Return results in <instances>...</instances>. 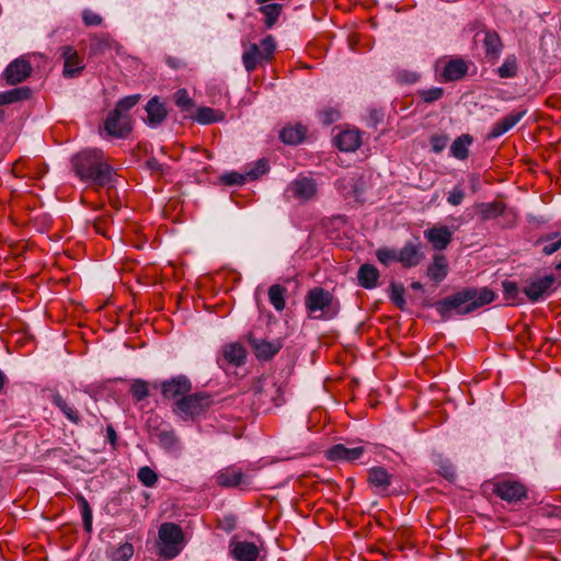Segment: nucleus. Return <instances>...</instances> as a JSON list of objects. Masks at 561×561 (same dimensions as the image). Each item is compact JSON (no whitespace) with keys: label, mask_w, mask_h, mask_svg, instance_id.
<instances>
[{"label":"nucleus","mask_w":561,"mask_h":561,"mask_svg":"<svg viewBox=\"0 0 561 561\" xmlns=\"http://www.w3.org/2000/svg\"><path fill=\"white\" fill-rule=\"evenodd\" d=\"M31 89L27 87L15 88L9 91L0 92V106L9 105L22 100L28 99ZM4 111L0 108V118H3Z\"/></svg>","instance_id":"24"},{"label":"nucleus","mask_w":561,"mask_h":561,"mask_svg":"<svg viewBox=\"0 0 561 561\" xmlns=\"http://www.w3.org/2000/svg\"><path fill=\"white\" fill-rule=\"evenodd\" d=\"M250 344L259 359H270L276 355L282 348L280 341H265L259 339H251Z\"/></svg>","instance_id":"21"},{"label":"nucleus","mask_w":561,"mask_h":561,"mask_svg":"<svg viewBox=\"0 0 561 561\" xmlns=\"http://www.w3.org/2000/svg\"><path fill=\"white\" fill-rule=\"evenodd\" d=\"M486 55L496 57L502 48L500 36L495 32H486L483 38Z\"/></svg>","instance_id":"36"},{"label":"nucleus","mask_w":561,"mask_h":561,"mask_svg":"<svg viewBox=\"0 0 561 561\" xmlns=\"http://www.w3.org/2000/svg\"><path fill=\"white\" fill-rule=\"evenodd\" d=\"M33 69V65L31 62V56H21L16 59H14L13 61H11L5 70H10V71H13V70H32Z\"/></svg>","instance_id":"48"},{"label":"nucleus","mask_w":561,"mask_h":561,"mask_svg":"<svg viewBox=\"0 0 561 561\" xmlns=\"http://www.w3.org/2000/svg\"><path fill=\"white\" fill-rule=\"evenodd\" d=\"M377 259L380 263L388 265L392 262H398V251L388 249V248H381L376 253Z\"/></svg>","instance_id":"50"},{"label":"nucleus","mask_w":561,"mask_h":561,"mask_svg":"<svg viewBox=\"0 0 561 561\" xmlns=\"http://www.w3.org/2000/svg\"><path fill=\"white\" fill-rule=\"evenodd\" d=\"M174 102L176 106H179L183 111H188L193 106L192 99L188 95V92L185 89H180L174 94Z\"/></svg>","instance_id":"47"},{"label":"nucleus","mask_w":561,"mask_h":561,"mask_svg":"<svg viewBox=\"0 0 561 561\" xmlns=\"http://www.w3.org/2000/svg\"><path fill=\"white\" fill-rule=\"evenodd\" d=\"M306 135V128L301 125L284 127L279 137L284 144L297 145L302 141Z\"/></svg>","instance_id":"30"},{"label":"nucleus","mask_w":561,"mask_h":561,"mask_svg":"<svg viewBox=\"0 0 561 561\" xmlns=\"http://www.w3.org/2000/svg\"><path fill=\"white\" fill-rule=\"evenodd\" d=\"M158 442L159 445L168 451L180 449V440L173 430L160 431L158 434Z\"/></svg>","instance_id":"35"},{"label":"nucleus","mask_w":561,"mask_h":561,"mask_svg":"<svg viewBox=\"0 0 561 561\" xmlns=\"http://www.w3.org/2000/svg\"><path fill=\"white\" fill-rule=\"evenodd\" d=\"M216 482L224 488H236L249 483L242 471L234 467H228L218 471Z\"/></svg>","instance_id":"18"},{"label":"nucleus","mask_w":561,"mask_h":561,"mask_svg":"<svg viewBox=\"0 0 561 561\" xmlns=\"http://www.w3.org/2000/svg\"><path fill=\"white\" fill-rule=\"evenodd\" d=\"M148 167L151 169V170H154V171H161L162 169V165L156 160V159H151L148 161Z\"/></svg>","instance_id":"63"},{"label":"nucleus","mask_w":561,"mask_h":561,"mask_svg":"<svg viewBox=\"0 0 561 561\" xmlns=\"http://www.w3.org/2000/svg\"><path fill=\"white\" fill-rule=\"evenodd\" d=\"M317 192L316 183L311 179L302 178L291 182L286 194L288 197H295L300 201H308L314 196Z\"/></svg>","instance_id":"13"},{"label":"nucleus","mask_w":561,"mask_h":561,"mask_svg":"<svg viewBox=\"0 0 561 561\" xmlns=\"http://www.w3.org/2000/svg\"><path fill=\"white\" fill-rule=\"evenodd\" d=\"M61 58L64 59V70H82L78 51L73 47H61Z\"/></svg>","instance_id":"32"},{"label":"nucleus","mask_w":561,"mask_h":561,"mask_svg":"<svg viewBox=\"0 0 561 561\" xmlns=\"http://www.w3.org/2000/svg\"><path fill=\"white\" fill-rule=\"evenodd\" d=\"M477 208L482 221L492 220L500 216H510L513 221L516 219V214L513 211L506 213V206L501 202L480 203Z\"/></svg>","instance_id":"15"},{"label":"nucleus","mask_w":561,"mask_h":561,"mask_svg":"<svg viewBox=\"0 0 561 561\" xmlns=\"http://www.w3.org/2000/svg\"><path fill=\"white\" fill-rule=\"evenodd\" d=\"M31 72H4V79L8 84H16L28 78Z\"/></svg>","instance_id":"56"},{"label":"nucleus","mask_w":561,"mask_h":561,"mask_svg":"<svg viewBox=\"0 0 561 561\" xmlns=\"http://www.w3.org/2000/svg\"><path fill=\"white\" fill-rule=\"evenodd\" d=\"M494 298L495 294L486 287H468L438 300L435 304V309L443 319H448L453 313H470L476 309L492 302Z\"/></svg>","instance_id":"2"},{"label":"nucleus","mask_w":561,"mask_h":561,"mask_svg":"<svg viewBox=\"0 0 561 561\" xmlns=\"http://www.w3.org/2000/svg\"><path fill=\"white\" fill-rule=\"evenodd\" d=\"M556 283L554 275H545L542 277L531 278L523 288V293L531 302L543 299Z\"/></svg>","instance_id":"7"},{"label":"nucleus","mask_w":561,"mask_h":561,"mask_svg":"<svg viewBox=\"0 0 561 561\" xmlns=\"http://www.w3.org/2000/svg\"><path fill=\"white\" fill-rule=\"evenodd\" d=\"M545 241L549 242L542 248V252L546 255H551L561 248V237H559V233L548 234Z\"/></svg>","instance_id":"46"},{"label":"nucleus","mask_w":561,"mask_h":561,"mask_svg":"<svg viewBox=\"0 0 561 561\" xmlns=\"http://www.w3.org/2000/svg\"><path fill=\"white\" fill-rule=\"evenodd\" d=\"M419 93L424 102L432 103L439 100L443 96V89L435 87L431 89L421 90Z\"/></svg>","instance_id":"52"},{"label":"nucleus","mask_w":561,"mask_h":561,"mask_svg":"<svg viewBox=\"0 0 561 561\" xmlns=\"http://www.w3.org/2000/svg\"><path fill=\"white\" fill-rule=\"evenodd\" d=\"M75 174L80 181L96 186L112 183L114 169L100 149H84L71 158Z\"/></svg>","instance_id":"1"},{"label":"nucleus","mask_w":561,"mask_h":561,"mask_svg":"<svg viewBox=\"0 0 561 561\" xmlns=\"http://www.w3.org/2000/svg\"><path fill=\"white\" fill-rule=\"evenodd\" d=\"M495 493L507 502H517L526 495V490L519 482L503 481L497 483Z\"/></svg>","instance_id":"19"},{"label":"nucleus","mask_w":561,"mask_h":561,"mask_svg":"<svg viewBox=\"0 0 561 561\" xmlns=\"http://www.w3.org/2000/svg\"><path fill=\"white\" fill-rule=\"evenodd\" d=\"M471 144L472 137L468 134L457 137L450 146V154L458 160L467 159Z\"/></svg>","instance_id":"28"},{"label":"nucleus","mask_w":561,"mask_h":561,"mask_svg":"<svg viewBox=\"0 0 561 561\" xmlns=\"http://www.w3.org/2000/svg\"><path fill=\"white\" fill-rule=\"evenodd\" d=\"M105 131L114 137H125L131 129L129 115H122L113 110L104 122Z\"/></svg>","instance_id":"10"},{"label":"nucleus","mask_w":561,"mask_h":561,"mask_svg":"<svg viewBox=\"0 0 561 561\" xmlns=\"http://www.w3.org/2000/svg\"><path fill=\"white\" fill-rule=\"evenodd\" d=\"M501 92V96L505 100H511V99H515L516 96L523 94L525 92V90L523 88H517V87H514L512 89H507V90H500Z\"/></svg>","instance_id":"58"},{"label":"nucleus","mask_w":561,"mask_h":561,"mask_svg":"<svg viewBox=\"0 0 561 561\" xmlns=\"http://www.w3.org/2000/svg\"><path fill=\"white\" fill-rule=\"evenodd\" d=\"M368 481L373 486L385 490L391 483V476L382 467H373L368 473Z\"/></svg>","instance_id":"29"},{"label":"nucleus","mask_w":561,"mask_h":561,"mask_svg":"<svg viewBox=\"0 0 561 561\" xmlns=\"http://www.w3.org/2000/svg\"><path fill=\"white\" fill-rule=\"evenodd\" d=\"M137 477L139 481L148 488L153 486L158 481L157 473L148 466L141 467L138 470Z\"/></svg>","instance_id":"43"},{"label":"nucleus","mask_w":561,"mask_h":561,"mask_svg":"<svg viewBox=\"0 0 561 561\" xmlns=\"http://www.w3.org/2000/svg\"><path fill=\"white\" fill-rule=\"evenodd\" d=\"M468 66L460 58H440L436 61L435 70H467Z\"/></svg>","instance_id":"37"},{"label":"nucleus","mask_w":561,"mask_h":561,"mask_svg":"<svg viewBox=\"0 0 561 561\" xmlns=\"http://www.w3.org/2000/svg\"><path fill=\"white\" fill-rule=\"evenodd\" d=\"M268 171V161L259 159L253 165L248 167L247 175L249 180H256Z\"/></svg>","instance_id":"41"},{"label":"nucleus","mask_w":561,"mask_h":561,"mask_svg":"<svg viewBox=\"0 0 561 561\" xmlns=\"http://www.w3.org/2000/svg\"><path fill=\"white\" fill-rule=\"evenodd\" d=\"M504 299L508 305H515L519 296V289L515 282L504 280L502 283Z\"/></svg>","instance_id":"40"},{"label":"nucleus","mask_w":561,"mask_h":561,"mask_svg":"<svg viewBox=\"0 0 561 561\" xmlns=\"http://www.w3.org/2000/svg\"><path fill=\"white\" fill-rule=\"evenodd\" d=\"M194 119L199 124H211L224 119V114L220 111H216L210 107H199L196 111Z\"/></svg>","instance_id":"33"},{"label":"nucleus","mask_w":561,"mask_h":561,"mask_svg":"<svg viewBox=\"0 0 561 561\" xmlns=\"http://www.w3.org/2000/svg\"><path fill=\"white\" fill-rule=\"evenodd\" d=\"M398 80L405 83H413L417 80V76L416 72H403V76Z\"/></svg>","instance_id":"60"},{"label":"nucleus","mask_w":561,"mask_h":561,"mask_svg":"<svg viewBox=\"0 0 561 561\" xmlns=\"http://www.w3.org/2000/svg\"><path fill=\"white\" fill-rule=\"evenodd\" d=\"M422 259L423 254L419 244L409 242L404 244L400 251H398V262H400L407 268L419 265Z\"/></svg>","instance_id":"22"},{"label":"nucleus","mask_w":561,"mask_h":561,"mask_svg":"<svg viewBox=\"0 0 561 561\" xmlns=\"http://www.w3.org/2000/svg\"><path fill=\"white\" fill-rule=\"evenodd\" d=\"M526 111L512 112L493 124L488 134V139H495L510 131L525 116Z\"/></svg>","instance_id":"14"},{"label":"nucleus","mask_w":561,"mask_h":561,"mask_svg":"<svg viewBox=\"0 0 561 561\" xmlns=\"http://www.w3.org/2000/svg\"><path fill=\"white\" fill-rule=\"evenodd\" d=\"M51 403L59 409V411L69 422L73 424L80 423L79 412L70 403H68L67 400L60 396V393L54 392L51 394Z\"/></svg>","instance_id":"25"},{"label":"nucleus","mask_w":561,"mask_h":561,"mask_svg":"<svg viewBox=\"0 0 561 561\" xmlns=\"http://www.w3.org/2000/svg\"><path fill=\"white\" fill-rule=\"evenodd\" d=\"M139 99V94L125 96L118 101L114 110L118 111V113H121L122 115H128V111L138 103Z\"/></svg>","instance_id":"44"},{"label":"nucleus","mask_w":561,"mask_h":561,"mask_svg":"<svg viewBox=\"0 0 561 561\" xmlns=\"http://www.w3.org/2000/svg\"><path fill=\"white\" fill-rule=\"evenodd\" d=\"M336 147L344 152H354L362 145V135L358 129H345L335 136Z\"/></svg>","instance_id":"16"},{"label":"nucleus","mask_w":561,"mask_h":561,"mask_svg":"<svg viewBox=\"0 0 561 561\" xmlns=\"http://www.w3.org/2000/svg\"><path fill=\"white\" fill-rule=\"evenodd\" d=\"M247 172L238 173V172H229L225 173L221 176V181L227 185H242L248 181Z\"/></svg>","instance_id":"49"},{"label":"nucleus","mask_w":561,"mask_h":561,"mask_svg":"<svg viewBox=\"0 0 561 561\" xmlns=\"http://www.w3.org/2000/svg\"><path fill=\"white\" fill-rule=\"evenodd\" d=\"M168 66L171 68H179V67H182L183 65H182L181 60H179L176 58H169Z\"/></svg>","instance_id":"64"},{"label":"nucleus","mask_w":561,"mask_h":561,"mask_svg":"<svg viewBox=\"0 0 561 561\" xmlns=\"http://www.w3.org/2000/svg\"><path fill=\"white\" fill-rule=\"evenodd\" d=\"M305 307L309 318L322 321L336 318L341 310L339 299L322 287H313L308 290L305 297Z\"/></svg>","instance_id":"3"},{"label":"nucleus","mask_w":561,"mask_h":561,"mask_svg":"<svg viewBox=\"0 0 561 561\" xmlns=\"http://www.w3.org/2000/svg\"><path fill=\"white\" fill-rule=\"evenodd\" d=\"M404 293L405 289L402 284H391L389 298L392 301V304L396 305L401 310H404L405 308Z\"/></svg>","instance_id":"38"},{"label":"nucleus","mask_w":561,"mask_h":561,"mask_svg":"<svg viewBox=\"0 0 561 561\" xmlns=\"http://www.w3.org/2000/svg\"><path fill=\"white\" fill-rule=\"evenodd\" d=\"M147 117L145 122L147 125L151 127H156L160 125L164 118L167 117V108L162 102L159 101L157 96L150 99L145 107Z\"/></svg>","instance_id":"20"},{"label":"nucleus","mask_w":561,"mask_h":561,"mask_svg":"<svg viewBox=\"0 0 561 561\" xmlns=\"http://www.w3.org/2000/svg\"><path fill=\"white\" fill-rule=\"evenodd\" d=\"M210 404L211 399L206 393L186 394L174 403L173 412L183 421L193 420L204 414Z\"/></svg>","instance_id":"4"},{"label":"nucleus","mask_w":561,"mask_h":561,"mask_svg":"<svg viewBox=\"0 0 561 561\" xmlns=\"http://www.w3.org/2000/svg\"><path fill=\"white\" fill-rule=\"evenodd\" d=\"M466 72H439V76L436 78L439 82H449L457 81L462 79Z\"/></svg>","instance_id":"57"},{"label":"nucleus","mask_w":561,"mask_h":561,"mask_svg":"<svg viewBox=\"0 0 561 561\" xmlns=\"http://www.w3.org/2000/svg\"><path fill=\"white\" fill-rule=\"evenodd\" d=\"M130 392L137 401H141L149 396L148 383L141 379H137L131 383Z\"/></svg>","instance_id":"45"},{"label":"nucleus","mask_w":561,"mask_h":561,"mask_svg":"<svg viewBox=\"0 0 561 561\" xmlns=\"http://www.w3.org/2000/svg\"><path fill=\"white\" fill-rule=\"evenodd\" d=\"M245 354L244 347L239 343H230L222 348L224 359L233 366L242 365Z\"/></svg>","instance_id":"26"},{"label":"nucleus","mask_w":561,"mask_h":561,"mask_svg":"<svg viewBox=\"0 0 561 561\" xmlns=\"http://www.w3.org/2000/svg\"><path fill=\"white\" fill-rule=\"evenodd\" d=\"M285 294L286 289L280 285L275 284L268 288V299L276 311H283L285 309Z\"/></svg>","instance_id":"34"},{"label":"nucleus","mask_w":561,"mask_h":561,"mask_svg":"<svg viewBox=\"0 0 561 561\" xmlns=\"http://www.w3.org/2000/svg\"><path fill=\"white\" fill-rule=\"evenodd\" d=\"M319 118L323 125H331L341 118V112L337 107H324L319 112Z\"/></svg>","instance_id":"42"},{"label":"nucleus","mask_w":561,"mask_h":561,"mask_svg":"<svg viewBox=\"0 0 561 561\" xmlns=\"http://www.w3.org/2000/svg\"><path fill=\"white\" fill-rule=\"evenodd\" d=\"M276 49V43L272 35L265 36L260 44H252L243 53V64L247 70H253L272 57Z\"/></svg>","instance_id":"6"},{"label":"nucleus","mask_w":561,"mask_h":561,"mask_svg":"<svg viewBox=\"0 0 561 561\" xmlns=\"http://www.w3.org/2000/svg\"><path fill=\"white\" fill-rule=\"evenodd\" d=\"M192 389L191 380L184 376L179 375L160 383L161 394L164 399L171 400L180 396H186Z\"/></svg>","instance_id":"8"},{"label":"nucleus","mask_w":561,"mask_h":561,"mask_svg":"<svg viewBox=\"0 0 561 561\" xmlns=\"http://www.w3.org/2000/svg\"><path fill=\"white\" fill-rule=\"evenodd\" d=\"M364 454L362 446L348 448L342 444H336L328 449L327 456L333 461H354L359 459Z\"/></svg>","instance_id":"17"},{"label":"nucleus","mask_w":561,"mask_h":561,"mask_svg":"<svg viewBox=\"0 0 561 561\" xmlns=\"http://www.w3.org/2000/svg\"><path fill=\"white\" fill-rule=\"evenodd\" d=\"M254 394L257 400L265 402L267 399L272 401L276 407L280 405L282 390L280 387L276 386L273 379L264 377L260 378L254 387Z\"/></svg>","instance_id":"9"},{"label":"nucleus","mask_w":561,"mask_h":561,"mask_svg":"<svg viewBox=\"0 0 561 561\" xmlns=\"http://www.w3.org/2000/svg\"><path fill=\"white\" fill-rule=\"evenodd\" d=\"M448 137L445 135H435L431 138V146L434 152H442L447 146Z\"/></svg>","instance_id":"54"},{"label":"nucleus","mask_w":561,"mask_h":561,"mask_svg":"<svg viewBox=\"0 0 561 561\" xmlns=\"http://www.w3.org/2000/svg\"><path fill=\"white\" fill-rule=\"evenodd\" d=\"M107 438L112 445L116 442V432L112 426H107Z\"/></svg>","instance_id":"62"},{"label":"nucleus","mask_w":561,"mask_h":561,"mask_svg":"<svg viewBox=\"0 0 561 561\" xmlns=\"http://www.w3.org/2000/svg\"><path fill=\"white\" fill-rule=\"evenodd\" d=\"M424 237L435 250L442 251L451 242L453 231L446 226H433L424 231Z\"/></svg>","instance_id":"12"},{"label":"nucleus","mask_w":561,"mask_h":561,"mask_svg":"<svg viewBox=\"0 0 561 561\" xmlns=\"http://www.w3.org/2000/svg\"><path fill=\"white\" fill-rule=\"evenodd\" d=\"M80 504L84 528L90 531L92 528V510L83 496L80 497Z\"/></svg>","instance_id":"51"},{"label":"nucleus","mask_w":561,"mask_h":561,"mask_svg":"<svg viewBox=\"0 0 561 561\" xmlns=\"http://www.w3.org/2000/svg\"><path fill=\"white\" fill-rule=\"evenodd\" d=\"M465 198V191L460 186H455L447 196V202L453 206H458Z\"/></svg>","instance_id":"53"},{"label":"nucleus","mask_w":561,"mask_h":561,"mask_svg":"<svg viewBox=\"0 0 561 561\" xmlns=\"http://www.w3.org/2000/svg\"><path fill=\"white\" fill-rule=\"evenodd\" d=\"M229 551L237 561H255L260 553L255 543L237 539L230 541Z\"/></svg>","instance_id":"11"},{"label":"nucleus","mask_w":561,"mask_h":561,"mask_svg":"<svg viewBox=\"0 0 561 561\" xmlns=\"http://www.w3.org/2000/svg\"><path fill=\"white\" fill-rule=\"evenodd\" d=\"M160 553L167 559L175 558L183 548L184 535L174 523H163L159 528Z\"/></svg>","instance_id":"5"},{"label":"nucleus","mask_w":561,"mask_h":561,"mask_svg":"<svg viewBox=\"0 0 561 561\" xmlns=\"http://www.w3.org/2000/svg\"><path fill=\"white\" fill-rule=\"evenodd\" d=\"M260 12L264 15V24L266 27H272L278 20L283 5L279 3H272L271 1L260 3Z\"/></svg>","instance_id":"31"},{"label":"nucleus","mask_w":561,"mask_h":561,"mask_svg":"<svg viewBox=\"0 0 561 561\" xmlns=\"http://www.w3.org/2000/svg\"><path fill=\"white\" fill-rule=\"evenodd\" d=\"M383 118V113L378 110H373L369 113L368 126L376 127Z\"/></svg>","instance_id":"59"},{"label":"nucleus","mask_w":561,"mask_h":561,"mask_svg":"<svg viewBox=\"0 0 561 561\" xmlns=\"http://www.w3.org/2000/svg\"><path fill=\"white\" fill-rule=\"evenodd\" d=\"M357 277L362 287L371 289L377 286L379 272L374 265L364 264L359 267Z\"/></svg>","instance_id":"27"},{"label":"nucleus","mask_w":561,"mask_h":561,"mask_svg":"<svg viewBox=\"0 0 561 561\" xmlns=\"http://www.w3.org/2000/svg\"><path fill=\"white\" fill-rule=\"evenodd\" d=\"M82 19L87 26H96L102 23V18L91 10H84L82 13Z\"/></svg>","instance_id":"55"},{"label":"nucleus","mask_w":561,"mask_h":561,"mask_svg":"<svg viewBox=\"0 0 561 561\" xmlns=\"http://www.w3.org/2000/svg\"><path fill=\"white\" fill-rule=\"evenodd\" d=\"M448 274V263L443 254H435L427 267V276L435 283L443 282Z\"/></svg>","instance_id":"23"},{"label":"nucleus","mask_w":561,"mask_h":561,"mask_svg":"<svg viewBox=\"0 0 561 561\" xmlns=\"http://www.w3.org/2000/svg\"><path fill=\"white\" fill-rule=\"evenodd\" d=\"M134 554V547L129 542L119 545L111 556L112 561H129Z\"/></svg>","instance_id":"39"},{"label":"nucleus","mask_w":561,"mask_h":561,"mask_svg":"<svg viewBox=\"0 0 561 561\" xmlns=\"http://www.w3.org/2000/svg\"><path fill=\"white\" fill-rule=\"evenodd\" d=\"M514 68H516V64H515V59H513L512 61L510 59H507L502 67H500L497 70H513Z\"/></svg>","instance_id":"61"}]
</instances>
